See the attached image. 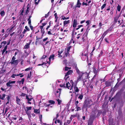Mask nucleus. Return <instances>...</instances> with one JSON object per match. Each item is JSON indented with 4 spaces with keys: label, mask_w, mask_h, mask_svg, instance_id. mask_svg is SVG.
Instances as JSON below:
<instances>
[{
    "label": "nucleus",
    "mask_w": 125,
    "mask_h": 125,
    "mask_svg": "<svg viewBox=\"0 0 125 125\" xmlns=\"http://www.w3.org/2000/svg\"><path fill=\"white\" fill-rule=\"evenodd\" d=\"M92 101L90 99H86L84 100L82 107V109L83 110L85 108L86 110H87V108H90L92 105H94L93 103H92Z\"/></svg>",
    "instance_id": "nucleus-1"
},
{
    "label": "nucleus",
    "mask_w": 125,
    "mask_h": 125,
    "mask_svg": "<svg viewBox=\"0 0 125 125\" xmlns=\"http://www.w3.org/2000/svg\"><path fill=\"white\" fill-rule=\"evenodd\" d=\"M79 75L78 77L77 78L76 80L77 81H80L81 80V78L82 76H83L84 75L87 76L88 75L86 73H81L80 74H78Z\"/></svg>",
    "instance_id": "nucleus-2"
},
{
    "label": "nucleus",
    "mask_w": 125,
    "mask_h": 125,
    "mask_svg": "<svg viewBox=\"0 0 125 125\" xmlns=\"http://www.w3.org/2000/svg\"><path fill=\"white\" fill-rule=\"evenodd\" d=\"M54 123L56 125H58L57 123H58V125H62V121L58 119L55 121Z\"/></svg>",
    "instance_id": "nucleus-3"
},
{
    "label": "nucleus",
    "mask_w": 125,
    "mask_h": 125,
    "mask_svg": "<svg viewBox=\"0 0 125 125\" xmlns=\"http://www.w3.org/2000/svg\"><path fill=\"white\" fill-rule=\"evenodd\" d=\"M19 62V60H17L14 61H13L12 62H10V63H11V64H13L15 65H18Z\"/></svg>",
    "instance_id": "nucleus-4"
},
{
    "label": "nucleus",
    "mask_w": 125,
    "mask_h": 125,
    "mask_svg": "<svg viewBox=\"0 0 125 125\" xmlns=\"http://www.w3.org/2000/svg\"><path fill=\"white\" fill-rule=\"evenodd\" d=\"M7 96L6 98V99H7L6 100L7 102L6 103V104H9L10 102H11L10 96L9 95H7Z\"/></svg>",
    "instance_id": "nucleus-5"
},
{
    "label": "nucleus",
    "mask_w": 125,
    "mask_h": 125,
    "mask_svg": "<svg viewBox=\"0 0 125 125\" xmlns=\"http://www.w3.org/2000/svg\"><path fill=\"white\" fill-rule=\"evenodd\" d=\"M26 99L28 100L27 103L30 104H31V103L30 101H31V100L33 99V98H29L28 96V95H27L26 96Z\"/></svg>",
    "instance_id": "nucleus-6"
},
{
    "label": "nucleus",
    "mask_w": 125,
    "mask_h": 125,
    "mask_svg": "<svg viewBox=\"0 0 125 125\" xmlns=\"http://www.w3.org/2000/svg\"><path fill=\"white\" fill-rule=\"evenodd\" d=\"M26 109H25V112H26V114L27 115H29V113L28 112V111L29 110H31L32 108V107L30 106V107H28L27 106L26 107Z\"/></svg>",
    "instance_id": "nucleus-7"
},
{
    "label": "nucleus",
    "mask_w": 125,
    "mask_h": 125,
    "mask_svg": "<svg viewBox=\"0 0 125 125\" xmlns=\"http://www.w3.org/2000/svg\"><path fill=\"white\" fill-rule=\"evenodd\" d=\"M96 69L95 67H93V71L94 73L95 74H96L97 75V73L99 72V71L97 70H96Z\"/></svg>",
    "instance_id": "nucleus-8"
},
{
    "label": "nucleus",
    "mask_w": 125,
    "mask_h": 125,
    "mask_svg": "<svg viewBox=\"0 0 125 125\" xmlns=\"http://www.w3.org/2000/svg\"><path fill=\"white\" fill-rule=\"evenodd\" d=\"M23 119V118L21 117H20L19 119V121L20 122L18 123L17 125H23V124L21 123L22 122Z\"/></svg>",
    "instance_id": "nucleus-9"
},
{
    "label": "nucleus",
    "mask_w": 125,
    "mask_h": 125,
    "mask_svg": "<svg viewBox=\"0 0 125 125\" xmlns=\"http://www.w3.org/2000/svg\"><path fill=\"white\" fill-rule=\"evenodd\" d=\"M16 103L17 104L20 105L21 104L20 99L19 98L18 96H16Z\"/></svg>",
    "instance_id": "nucleus-10"
},
{
    "label": "nucleus",
    "mask_w": 125,
    "mask_h": 125,
    "mask_svg": "<svg viewBox=\"0 0 125 125\" xmlns=\"http://www.w3.org/2000/svg\"><path fill=\"white\" fill-rule=\"evenodd\" d=\"M75 66L76 72L77 73H78V74H80L81 73H82V72H81L79 70V69L77 67V64H76L75 65Z\"/></svg>",
    "instance_id": "nucleus-11"
},
{
    "label": "nucleus",
    "mask_w": 125,
    "mask_h": 125,
    "mask_svg": "<svg viewBox=\"0 0 125 125\" xmlns=\"http://www.w3.org/2000/svg\"><path fill=\"white\" fill-rule=\"evenodd\" d=\"M31 41H30V42L28 43H27L26 44V45H25L24 46V48L25 49H28L30 48V45L31 44Z\"/></svg>",
    "instance_id": "nucleus-12"
},
{
    "label": "nucleus",
    "mask_w": 125,
    "mask_h": 125,
    "mask_svg": "<svg viewBox=\"0 0 125 125\" xmlns=\"http://www.w3.org/2000/svg\"><path fill=\"white\" fill-rule=\"evenodd\" d=\"M111 82L108 81H106L105 82V87H108L111 86Z\"/></svg>",
    "instance_id": "nucleus-13"
},
{
    "label": "nucleus",
    "mask_w": 125,
    "mask_h": 125,
    "mask_svg": "<svg viewBox=\"0 0 125 125\" xmlns=\"http://www.w3.org/2000/svg\"><path fill=\"white\" fill-rule=\"evenodd\" d=\"M77 24V20H76L74 19L73 21V27H76Z\"/></svg>",
    "instance_id": "nucleus-14"
},
{
    "label": "nucleus",
    "mask_w": 125,
    "mask_h": 125,
    "mask_svg": "<svg viewBox=\"0 0 125 125\" xmlns=\"http://www.w3.org/2000/svg\"><path fill=\"white\" fill-rule=\"evenodd\" d=\"M73 72V70H69L65 74V76L71 74Z\"/></svg>",
    "instance_id": "nucleus-15"
},
{
    "label": "nucleus",
    "mask_w": 125,
    "mask_h": 125,
    "mask_svg": "<svg viewBox=\"0 0 125 125\" xmlns=\"http://www.w3.org/2000/svg\"><path fill=\"white\" fill-rule=\"evenodd\" d=\"M93 120L90 118L88 122V125H93Z\"/></svg>",
    "instance_id": "nucleus-16"
},
{
    "label": "nucleus",
    "mask_w": 125,
    "mask_h": 125,
    "mask_svg": "<svg viewBox=\"0 0 125 125\" xmlns=\"http://www.w3.org/2000/svg\"><path fill=\"white\" fill-rule=\"evenodd\" d=\"M25 81V79L23 78L22 79L21 81H18L17 82V83H19V84H20L21 83L22 84H23Z\"/></svg>",
    "instance_id": "nucleus-17"
},
{
    "label": "nucleus",
    "mask_w": 125,
    "mask_h": 125,
    "mask_svg": "<svg viewBox=\"0 0 125 125\" xmlns=\"http://www.w3.org/2000/svg\"><path fill=\"white\" fill-rule=\"evenodd\" d=\"M119 17L116 16L114 18V23L115 24L117 22V21L119 18Z\"/></svg>",
    "instance_id": "nucleus-18"
},
{
    "label": "nucleus",
    "mask_w": 125,
    "mask_h": 125,
    "mask_svg": "<svg viewBox=\"0 0 125 125\" xmlns=\"http://www.w3.org/2000/svg\"><path fill=\"white\" fill-rule=\"evenodd\" d=\"M54 56L55 55L54 54H52V55L50 56L48 58L49 59V61L50 62L49 63V64H50V62L51 59H52L53 60L54 59Z\"/></svg>",
    "instance_id": "nucleus-19"
},
{
    "label": "nucleus",
    "mask_w": 125,
    "mask_h": 125,
    "mask_svg": "<svg viewBox=\"0 0 125 125\" xmlns=\"http://www.w3.org/2000/svg\"><path fill=\"white\" fill-rule=\"evenodd\" d=\"M70 23V20L65 21H63V26H64L67 24L69 23Z\"/></svg>",
    "instance_id": "nucleus-20"
},
{
    "label": "nucleus",
    "mask_w": 125,
    "mask_h": 125,
    "mask_svg": "<svg viewBox=\"0 0 125 125\" xmlns=\"http://www.w3.org/2000/svg\"><path fill=\"white\" fill-rule=\"evenodd\" d=\"M5 96L6 95L4 94H3L2 95V96H1L0 94V99H1L2 100H4V98L5 97Z\"/></svg>",
    "instance_id": "nucleus-21"
},
{
    "label": "nucleus",
    "mask_w": 125,
    "mask_h": 125,
    "mask_svg": "<svg viewBox=\"0 0 125 125\" xmlns=\"http://www.w3.org/2000/svg\"><path fill=\"white\" fill-rule=\"evenodd\" d=\"M70 83H69V82H68V83H67L66 84V86H65V87L66 88H67L68 89H70V90L71 89H70Z\"/></svg>",
    "instance_id": "nucleus-22"
},
{
    "label": "nucleus",
    "mask_w": 125,
    "mask_h": 125,
    "mask_svg": "<svg viewBox=\"0 0 125 125\" xmlns=\"http://www.w3.org/2000/svg\"><path fill=\"white\" fill-rule=\"evenodd\" d=\"M34 112L36 114H40V109H35L34 110Z\"/></svg>",
    "instance_id": "nucleus-23"
},
{
    "label": "nucleus",
    "mask_w": 125,
    "mask_h": 125,
    "mask_svg": "<svg viewBox=\"0 0 125 125\" xmlns=\"http://www.w3.org/2000/svg\"><path fill=\"white\" fill-rule=\"evenodd\" d=\"M83 97V94L81 93V94H79V96L78 97V98L80 99V100H82Z\"/></svg>",
    "instance_id": "nucleus-24"
},
{
    "label": "nucleus",
    "mask_w": 125,
    "mask_h": 125,
    "mask_svg": "<svg viewBox=\"0 0 125 125\" xmlns=\"http://www.w3.org/2000/svg\"><path fill=\"white\" fill-rule=\"evenodd\" d=\"M74 90L75 92H77L79 91V90L78 89L77 87L76 86V85L74 87Z\"/></svg>",
    "instance_id": "nucleus-25"
},
{
    "label": "nucleus",
    "mask_w": 125,
    "mask_h": 125,
    "mask_svg": "<svg viewBox=\"0 0 125 125\" xmlns=\"http://www.w3.org/2000/svg\"><path fill=\"white\" fill-rule=\"evenodd\" d=\"M75 108L76 109V110H75V111H80L81 109V108L78 106V105L75 106Z\"/></svg>",
    "instance_id": "nucleus-26"
},
{
    "label": "nucleus",
    "mask_w": 125,
    "mask_h": 125,
    "mask_svg": "<svg viewBox=\"0 0 125 125\" xmlns=\"http://www.w3.org/2000/svg\"><path fill=\"white\" fill-rule=\"evenodd\" d=\"M81 5V3L80 2H77V4L75 5V7H76L80 8V6Z\"/></svg>",
    "instance_id": "nucleus-27"
},
{
    "label": "nucleus",
    "mask_w": 125,
    "mask_h": 125,
    "mask_svg": "<svg viewBox=\"0 0 125 125\" xmlns=\"http://www.w3.org/2000/svg\"><path fill=\"white\" fill-rule=\"evenodd\" d=\"M49 103H50L51 104H54L55 103V102L53 100H49L48 101Z\"/></svg>",
    "instance_id": "nucleus-28"
},
{
    "label": "nucleus",
    "mask_w": 125,
    "mask_h": 125,
    "mask_svg": "<svg viewBox=\"0 0 125 125\" xmlns=\"http://www.w3.org/2000/svg\"><path fill=\"white\" fill-rule=\"evenodd\" d=\"M75 31H72V39L71 40H73V39L74 38V33Z\"/></svg>",
    "instance_id": "nucleus-29"
},
{
    "label": "nucleus",
    "mask_w": 125,
    "mask_h": 125,
    "mask_svg": "<svg viewBox=\"0 0 125 125\" xmlns=\"http://www.w3.org/2000/svg\"><path fill=\"white\" fill-rule=\"evenodd\" d=\"M7 46L6 45L4 47V49L3 50L2 52V54H3L7 50Z\"/></svg>",
    "instance_id": "nucleus-30"
},
{
    "label": "nucleus",
    "mask_w": 125,
    "mask_h": 125,
    "mask_svg": "<svg viewBox=\"0 0 125 125\" xmlns=\"http://www.w3.org/2000/svg\"><path fill=\"white\" fill-rule=\"evenodd\" d=\"M5 12L3 10L1 11L0 12V14L1 16H3L5 15Z\"/></svg>",
    "instance_id": "nucleus-31"
},
{
    "label": "nucleus",
    "mask_w": 125,
    "mask_h": 125,
    "mask_svg": "<svg viewBox=\"0 0 125 125\" xmlns=\"http://www.w3.org/2000/svg\"><path fill=\"white\" fill-rule=\"evenodd\" d=\"M5 34V35L3 36L2 38L3 40H4L5 38H7L8 36L9 35L8 34Z\"/></svg>",
    "instance_id": "nucleus-32"
},
{
    "label": "nucleus",
    "mask_w": 125,
    "mask_h": 125,
    "mask_svg": "<svg viewBox=\"0 0 125 125\" xmlns=\"http://www.w3.org/2000/svg\"><path fill=\"white\" fill-rule=\"evenodd\" d=\"M124 90V88H122L120 90V91L118 92V94H121L123 91Z\"/></svg>",
    "instance_id": "nucleus-33"
},
{
    "label": "nucleus",
    "mask_w": 125,
    "mask_h": 125,
    "mask_svg": "<svg viewBox=\"0 0 125 125\" xmlns=\"http://www.w3.org/2000/svg\"><path fill=\"white\" fill-rule=\"evenodd\" d=\"M121 8V6L119 5H118L117 7V9L118 11H120Z\"/></svg>",
    "instance_id": "nucleus-34"
},
{
    "label": "nucleus",
    "mask_w": 125,
    "mask_h": 125,
    "mask_svg": "<svg viewBox=\"0 0 125 125\" xmlns=\"http://www.w3.org/2000/svg\"><path fill=\"white\" fill-rule=\"evenodd\" d=\"M106 4L104 3V4L101 7V9L102 10L104 9L106 6Z\"/></svg>",
    "instance_id": "nucleus-35"
},
{
    "label": "nucleus",
    "mask_w": 125,
    "mask_h": 125,
    "mask_svg": "<svg viewBox=\"0 0 125 125\" xmlns=\"http://www.w3.org/2000/svg\"><path fill=\"white\" fill-rule=\"evenodd\" d=\"M24 7H23L22 8V9L21 10H22L20 14L21 15H23V13L24 12Z\"/></svg>",
    "instance_id": "nucleus-36"
},
{
    "label": "nucleus",
    "mask_w": 125,
    "mask_h": 125,
    "mask_svg": "<svg viewBox=\"0 0 125 125\" xmlns=\"http://www.w3.org/2000/svg\"><path fill=\"white\" fill-rule=\"evenodd\" d=\"M6 43L7 42L6 41H3L1 43V45H2V46L3 47L5 45Z\"/></svg>",
    "instance_id": "nucleus-37"
},
{
    "label": "nucleus",
    "mask_w": 125,
    "mask_h": 125,
    "mask_svg": "<svg viewBox=\"0 0 125 125\" xmlns=\"http://www.w3.org/2000/svg\"><path fill=\"white\" fill-rule=\"evenodd\" d=\"M32 67H29V68H27L25 70V71H28L30 70H32Z\"/></svg>",
    "instance_id": "nucleus-38"
},
{
    "label": "nucleus",
    "mask_w": 125,
    "mask_h": 125,
    "mask_svg": "<svg viewBox=\"0 0 125 125\" xmlns=\"http://www.w3.org/2000/svg\"><path fill=\"white\" fill-rule=\"evenodd\" d=\"M59 116V113H57L56 115V116L55 118L53 119V120H58L57 119V118Z\"/></svg>",
    "instance_id": "nucleus-39"
},
{
    "label": "nucleus",
    "mask_w": 125,
    "mask_h": 125,
    "mask_svg": "<svg viewBox=\"0 0 125 125\" xmlns=\"http://www.w3.org/2000/svg\"><path fill=\"white\" fill-rule=\"evenodd\" d=\"M108 30H107L105 31L104 32L103 34V35H104V36H105L108 33Z\"/></svg>",
    "instance_id": "nucleus-40"
},
{
    "label": "nucleus",
    "mask_w": 125,
    "mask_h": 125,
    "mask_svg": "<svg viewBox=\"0 0 125 125\" xmlns=\"http://www.w3.org/2000/svg\"><path fill=\"white\" fill-rule=\"evenodd\" d=\"M79 103V101H76V99H75V106H76L78 105V104Z\"/></svg>",
    "instance_id": "nucleus-41"
},
{
    "label": "nucleus",
    "mask_w": 125,
    "mask_h": 125,
    "mask_svg": "<svg viewBox=\"0 0 125 125\" xmlns=\"http://www.w3.org/2000/svg\"><path fill=\"white\" fill-rule=\"evenodd\" d=\"M49 63V61H48L47 62H46H46H45V64H43L44 65V67H43H43H46H46H48V66L47 65H46V64L47 63Z\"/></svg>",
    "instance_id": "nucleus-42"
},
{
    "label": "nucleus",
    "mask_w": 125,
    "mask_h": 125,
    "mask_svg": "<svg viewBox=\"0 0 125 125\" xmlns=\"http://www.w3.org/2000/svg\"><path fill=\"white\" fill-rule=\"evenodd\" d=\"M10 84V81H9L6 84V85L7 87H11V85Z\"/></svg>",
    "instance_id": "nucleus-43"
},
{
    "label": "nucleus",
    "mask_w": 125,
    "mask_h": 125,
    "mask_svg": "<svg viewBox=\"0 0 125 125\" xmlns=\"http://www.w3.org/2000/svg\"><path fill=\"white\" fill-rule=\"evenodd\" d=\"M88 33V32L85 31L84 34L83 35V37L84 35H85V36H86V37H87Z\"/></svg>",
    "instance_id": "nucleus-44"
},
{
    "label": "nucleus",
    "mask_w": 125,
    "mask_h": 125,
    "mask_svg": "<svg viewBox=\"0 0 125 125\" xmlns=\"http://www.w3.org/2000/svg\"><path fill=\"white\" fill-rule=\"evenodd\" d=\"M47 57V55H45L43 54V56L41 58V59H45Z\"/></svg>",
    "instance_id": "nucleus-45"
},
{
    "label": "nucleus",
    "mask_w": 125,
    "mask_h": 125,
    "mask_svg": "<svg viewBox=\"0 0 125 125\" xmlns=\"http://www.w3.org/2000/svg\"><path fill=\"white\" fill-rule=\"evenodd\" d=\"M57 101L58 102V104L59 105H60L62 101L61 100H60L59 99H58L57 100Z\"/></svg>",
    "instance_id": "nucleus-46"
},
{
    "label": "nucleus",
    "mask_w": 125,
    "mask_h": 125,
    "mask_svg": "<svg viewBox=\"0 0 125 125\" xmlns=\"http://www.w3.org/2000/svg\"><path fill=\"white\" fill-rule=\"evenodd\" d=\"M113 27L112 26L110 27V28L108 29L107 30H108V32H109V31H111L113 29Z\"/></svg>",
    "instance_id": "nucleus-47"
},
{
    "label": "nucleus",
    "mask_w": 125,
    "mask_h": 125,
    "mask_svg": "<svg viewBox=\"0 0 125 125\" xmlns=\"http://www.w3.org/2000/svg\"><path fill=\"white\" fill-rule=\"evenodd\" d=\"M27 95V94L25 93H22L20 95V96L24 97L25 96H26Z\"/></svg>",
    "instance_id": "nucleus-48"
},
{
    "label": "nucleus",
    "mask_w": 125,
    "mask_h": 125,
    "mask_svg": "<svg viewBox=\"0 0 125 125\" xmlns=\"http://www.w3.org/2000/svg\"><path fill=\"white\" fill-rule=\"evenodd\" d=\"M105 36H104L103 35H102V36L100 39L99 40H101V42L103 41V39L104 38Z\"/></svg>",
    "instance_id": "nucleus-49"
},
{
    "label": "nucleus",
    "mask_w": 125,
    "mask_h": 125,
    "mask_svg": "<svg viewBox=\"0 0 125 125\" xmlns=\"http://www.w3.org/2000/svg\"><path fill=\"white\" fill-rule=\"evenodd\" d=\"M109 121V125H113V121L110 120Z\"/></svg>",
    "instance_id": "nucleus-50"
},
{
    "label": "nucleus",
    "mask_w": 125,
    "mask_h": 125,
    "mask_svg": "<svg viewBox=\"0 0 125 125\" xmlns=\"http://www.w3.org/2000/svg\"><path fill=\"white\" fill-rule=\"evenodd\" d=\"M71 46H70L68 47L67 49V51L68 52H69L70 51V49L71 48Z\"/></svg>",
    "instance_id": "nucleus-51"
},
{
    "label": "nucleus",
    "mask_w": 125,
    "mask_h": 125,
    "mask_svg": "<svg viewBox=\"0 0 125 125\" xmlns=\"http://www.w3.org/2000/svg\"><path fill=\"white\" fill-rule=\"evenodd\" d=\"M97 75H96V74H95L93 77L92 78V79L91 80V81H93L94 80V79L97 76Z\"/></svg>",
    "instance_id": "nucleus-52"
},
{
    "label": "nucleus",
    "mask_w": 125,
    "mask_h": 125,
    "mask_svg": "<svg viewBox=\"0 0 125 125\" xmlns=\"http://www.w3.org/2000/svg\"><path fill=\"white\" fill-rule=\"evenodd\" d=\"M9 107H6L5 108V113L4 114H6V112H7L8 110L9 109Z\"/></svg>",
    "instance_id": "nucleus-53"
},
{
    "label": "nucleus",
    "mask_w": 125,
    "mask_h": 125,
    "mask_svg": "<svg viewBox=\"0 0 125 125\" xmlns=\"http://www.w3.org/2000/svg\"><path fill=\"white\" fill-rule=\"evenodd\" d=\"M44 29L43 28L42 30H41V32L43 34H44L45 33V31H44Z\"/></svg>",
    "instance_id": "nucleus-54"
},
{
    "label": "nucleus",
    "mask_w": 125,
    "mask_h": 125,
    "mask_svg": "<svg viewBox=\"0 0 125 125\" xmlns=\"http://www.w3.org/2000/svg\"><path fill=\"white\" fill-rule=\"evenodd\" d=\"M41 39V38H38L37 36L36 37V41L38 42L39 41V39Z\"/></svg>",
    "instance_id": "nucleus-55"
},
{
    "label": "nucleus",
    "mask_w": 125,
    "mask_h": 125,
    "mask_svg": "<svg viewBox=\"0 0 125 125\" xmlns=\"http://www.w3.org/2000/svg\"><path fill=\"white\" fill-rule=\"evenodd\" d=\"M69 18V17H67V18L65 17H64L63 18H62V19H63V20H67Z\"/></svg>",
    "instance_id": "nucleus-56"
},
{
    "label": "nucleus",
    "mask_w": 125,
    "mask_h": 125,
    "mask_svg": "<svg viewBox=\"0 0 125 125\" xmlns=\"http://www.w3.org/2000/svg\"><path fill=\"white\" fill-rule=\"evenodd\" d=\"M16 59V58L14 56H13L12 57L11 61L10 62H12L13 61H15V60Z\"/></svg>",
    "instance_id": "nucleus-57"
},
{
    "label": "nucleus",
    "mask_w": 125,
    "mask_h": 125,
    "mask_svg": "<svg viewBox=\"0 0 125 125\" xmlns=\"http://www.w3.org/2000/svg\"><path fill=\"white\" fill-rule=\"evenodd\" d=\"M28 24L29 25H31V20H28Z\"/></svg>",
    "instance_id": "nucleus-58"
},
{
    "label": "nucleus",
    "mask_w": 125,
    "mask_h": 125,
    "mask_svg": "<svg viewBox=\"0 0 125 125\" xmlns=\"http://www.w3.org/2000/svg\"><path fill=\"white\" fill-rule=\"evenodd\" d=\"M90 22V20H87L86 21V23L87 24L86 26H87L89 24Z\"/></svg>",
    "instance_id": "nucleus-59"
},
{
    "label": "nucleus",
    "mask_w": 125,
    "mask_h": 125,
    "mask_svg": "<svg viewBox=\"0 0 125 125\" xmlns=\"http://www.w3.org/2000/svg\"><path fill=\"white\" fill-rule=\"evenodd\" d=\"M60 86L61 87H65V84L64 83L63 84H61L60 85Z\"/></svg>",
    "instance_id": "nucleus-60"
},
{
    "label": "nucleus",
    "mask_w": 125,
    "mask_h": 125,
    "mask_svg": "<svg viewBox=\"0 0 125 125\" xmlns=\"http://www.w3.org/2000/svg\"><path fill=\"white\" fill-rule=\"evenodd\" d=\"M69 52H68L67 51L66 52L65 54V56L66 57H67L68 55H69Z\"/></svg>",
    "instance_id": "nucleus-61"
},
{
    "label": "nucleus",
    "mask_w": 125,
    "mask_h": 125,
    "mask_svg": "<svg viewBox=\"0 0 125 125\" xmlns=\"http://www.w3.org/2000/svg\"><path fill=\"white\" fill-rule=\"evenodd\" d=\"M82 4L83 5H85V6L89 5L88 4H87V3H85L84 2H83L82 3Z\"/></svg>",
    "instance_id": "nucleus-62"
},
{
    "label": "nucleus",
    "mask_w": 125,
    "mask_h": 125,
    "mask_svg": "<svg viewBox=\"0 0 125 125\" xmlns=\"http://www.w3.org/2000/svg\"><path fill=\"white\" fill-rule=\"evenodd\" d=\"M25 28L26 30L28 31H29L30 30V29L27 26H26L25 27Z\"/></svg>",
    "instance_id": "nucleus-63"
},
{
    "label": "nucleus",
    "mask_w": 125,
    "mask_h": 125,
    "mask_svg": "<svg viewBox=\"0 0 125 125\" xmlns=\"http://www.w3.org/2000/svg\"><path fill=\"white\" fill-rule=\"evenodd\" d=\"M71 122V121H70V120H67V122H66V124H70V122Z\"/></svg>",
    "instance_id": "nucleus-64"
}]
</instances>
